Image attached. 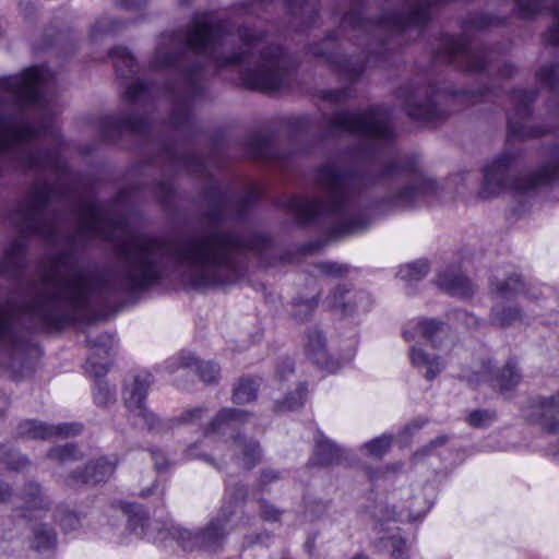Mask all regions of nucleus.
<instances>
[{
  "mask_svg": "<svg viewBox=\"0 0 559 559\" xmlns=\"http://www.w3.org/2000/svg\"><path fill=\"white\" fill-rule=\"evenodd\" d=\"M270 243L271 239L260 233L219 228L179 238L130 236L117 245L119 267L115 276L74 266L68 251L59 252L39 264L37 278L22 285L21 304L0 301V352L17 348L22 326L59 330L87 313L95 302L159 284L167 273L166 262L185 269V281L194 289L234 284L245 275L243 257L262 255Z\"/></svg>",
  "mask_w": 559,
  "mask_h": 559,
  "instance_id": "obj_1",
  "label": "nucleus"
},
{
  "mask_svg": "<svg viewBox=\"0 0 559 559\" xmlns=\"http://www.w3.org/2000/svg\"><path fill=\"white\" fill-rule=\"evenodd\" d=\"M326 129L328 133H348L368 141L366 154L373 160L374 170L364 175L335 162L320 165L314 183L323 199L293 195L284 202L298 224H320L331 236L362 230L367 225L365 193L377 185L392 189L376 204L383 211L428 204L437 197V182L426 177L414 159L396 153L395 132L386 107L337 111L328 119Z\"/></svg>",
  "mask_w": 559,
  "mask_h": 559,
  "instance_id": "obj_2",
  "label": "nucleus"
},
{
  "mask_svg": "<svg viewBox=\"0 0 559 559\" xmlns=\"http://www.w3.org/2000/svg\"><path fill=\"white\" fill-rule=\"evenodd\" d=\"M265 37L262 29L207 11L197 13L185 32L163 34L153 66L175 69L185 94L174 107L170 124L178 130L192 126L190 99L203 90L205 67L250 64Z\"/></svg>",
  "mask_w": 559,
  "mask_h": 559,
  "instance_id": "obj_3",
  "label": "nucleus"
},
{
  "mask_svg": "<svg viewBox=\"0 0 559 559\" xmlns=\"http://www.w3.org/2000/svg\"><path fill=\"white\" fill-rule=\"evenodd\" d=\"M49 78L44 66L26 69L20 75L0 81V100L23 109L41 105V88ZM59 133L50 122L38 127L24 118H0V159L10 158L25 170L60 171Z\"/></svg>",
  "mask_w": 559,
  "mask_h": 559,
  "instance_id": "obj_4",
  "label": "nucleus"
},
{
  "mask_svg": "<svg viewBox=\"0 0 559 559\" xmlns=\"http://www.w3.org/2000/svg\"><path fill=\"white\" fill-rule=\"evenodd\" d=\"M53 189L48 181L36 182L14 213L13 222L21 236L5 250L1 273L19 280L25 270L26 237L37 235L49 245L58 240L59 216L51 210Z\"/></svg>",
  "mask_w": 559,
  "mask_h": 559,
  "instance_id": "obj_5",
  "label": "nucleus"
},
{
  "mask_svg": "<svg viewBox=\"0 0 559 559\" xmlns=\"http://www.w3.org/2000/svg\"><path fill=\"white\" fill-rule=\"evenodd\" d=\"M251 416V414L242 409L222 408L205 427L204 438L186 449L185 457L187 460L202 459L213 464L211 455L199 451L207 444L210 435H234L241 425L249 421ZM231 451L233 455L237 456L238 464L245 469L254 467L261 457L259 444L254 441L245 442L239 435L233 436Z\"/></svg>",
  "mask_w": 559,
  "mask_h": 559,
  "instance_id": "obj_6",
  "label": "nucleus"
},
{
  "mask_svg": "<svg viewBox=\"0 0 559 559\" xmlns=\"http://www.w3.org/2000/svg\"><path fill=\"white\" fill-rule=\"evenodd\" d=\"M295 70L294 58L283 47L270 45L260 51L253 67L243 69L240 79L249 90L275 92L288 86Z\"/></svg>",
  "mask_w": 559,
  "mask_h": 559,
  "instance_id": "obj_7",
  "label": "nucleus"
},
{
  "mask_svg": "<svg viewBox=\"0 0 559 559\" xmlns=\"http://www.w3.org/2000/svg\"><path fill=\"white\" fill-rule=\"evenodd\" d=\"M246 496L243 487H231L229 483L226 485L225 502L222 508L221 516L211 521L209 525L197 533L185 530L180 526H170L168 528L169 535L175 538L183 550H216L226 534V524L229 516L234 514L233 506H238Z\"/></svg>",
  "mask_w": 559,
  "mask_h": 559,
  "instance_id": "obj_8",
  "label": "nucleus"
},
{
  "mask_svg": "<svg viewBox=\"0 0 559 559\" xmlns=\"http://www.w3.org/2000/svg\"><path fill=\"white\" fill-rule=\"evenodd\" d=\"M555 162L543 165L537 170L520 175L518 160L513 154L503 153L497 157V193L510 190L528 193L550 183L559 173V150Z\"/></svg>",
  "mask_w": 559,
  "mask_h": 559,
  "instance_id": "obj_9",
  "label": "nucleus"
},
{
  "mask_svg": "<svg viewBox=\"0 0 559 559\" xmlns=\"http://www.w3.org/2000/svg\"><path fill=\"white\" fill-rule=\"evenodd\" d=\"M263 194L259 183L252 182L242 194L231 190L213 188L206 192L209 210L205 214L210 224L217 226L225 221H242L246 218L250 206Z\"/></svg>",
  "mask_w": 559,
  "mask_h": 559,
  "instance_id": "obj_10",
  "label": "nucleus"
},
{
  "mask_svg": "<svg viewBox=\"0 0 559 559\" xmlns=\"http://www.w3.org/2000/svg\"><path fill=\"white\" fill-rule=\"evenodd\" d=\"M445 97L432 84H420L411 81L402 85L396 92V98L402 102L406 115L418 121H436L445 115L442 100Z\"/></svg>",
  "mask_w": 559,
  "mask_h": 559,
  "instance_id": "obj_11",
  "label": "nucleus"
},
{
  "mask_svg": "<svg viewBox=\"0 0 559 559\" xmlns=\"http://www.w3.org/2000/svg\"><path fill=\"white\" fill-rule=\"evenodd\" d=\"M122 222L108 215L104 206L95 201H84L76 215V226L70 236L73 245H85L92 239L112 240Z\"/></svg>",
  "mask_w": 559,
  "mask_h": 559,
  "instance_id": "obj_12",
  "label": "nucleus"
},
{
  "mask_svg": "<svg viewBox=\"0 0 559 559\" xmlns=\"http://www.w3.org/2000/svg\"><path fill=\"white\" fill-rule=\"evenodd\" d=\"M435 60L455 66L466 72H481L491 62V51L474 50L465 36L444 35Z\"/></svg>",
  "mask_w": 559,
  "mask_h": 559,
  "instance_id": "obj_13",
  "label": "nucleus"
},
{
  "mask_svg": "<svg viewBox=\"0 0 559 559\" xmlns=\"http://www.w3.org/2000/svg\"><path fill=\"white\" fill-rule=\"evenodd\" d=\"M491 293L497 301L490 312V322L497 326H510L522 320L521 311L518 307L506 306L503 301H509L524 290V283L518 275L508 278L492 280L490 283Z\"/></svg>",
  "mask_w": 559,
  "mask_h": 559,
  "instance_id": "obj_14",
  "label": "nucleus"
},
{
  "mask_svg": "<svg viewBox=\"0 0 559 559\" xmlns=\"http://www.w3.org/2000/svg\"><path fill=\"white\" fill-rule=\"evenodd\" d=\"M152 383V376L147 371L133 374L124 383L123 400L127 408L134 418H138L148 430H159L163 427L160 420L150 412L144 401Z\"/></svg>",
  "mask_w": 559,
  "mask_h": 559,
  "instance_id": "obj_15",
  "label": "nucleus"
},
{
  "mask_svg": "<svg viewBox=\"0 0 559 559\" xmlns=\"http://www.w3.org/2000/svg\"><path fill=\"white\" fill-rule=\"evenodd\" d=\"M535 99V93L524 90H515L510 95V100L514 107V114L508 120V132L510 138L527 139L536 138L545 133L542 128L530 126L532 114V103Z\"/></svg>",
  "mask_w": 559,
  "mask_h": 559,
  "instance_id": "obj_16",
  "label": "nucleus"
},
{
  "mask_svg": "<svg viewBox=\"0 0 559 559\" xmlns=\"http://www.w3.org/2000/svg\"><path fill=\"white\" fill-rule=\"evenodd\" d=\"M98 129L104 140L114 142L122 133L145 135L151 132L150 122L133 115H109L99 120Z\"/></svg>",
  "mask_w": 559,
  "mask_h": 559,
  "instance_id": "obj_17",
  "label": "nucleus"
},
{
  "mask_svg": "<svg viewBox=\"0 0 559 559\" xmlns=\"http://www.w3.org/2000/svg\"><path fill=\"white\" fill-rule=\"evenodd\" d=\"M82 431V425L78 423H63L47 425L45 423L26 419L19 424L17 436L26 439H50L53 437H72Z\"/></svg>",
  "mask_w": 559,
  "mask_h": 559,
  "instance_id": "obj_18",
  "label": "nucleus"
},
{
  "mask_svg": "<svg viewBox=\"0 0 559 559\" xmlns=\"http://www.w3.org/2000/svg\"><path fill=\"white\" fill-rule=\"evenodd\" d=\"M17 498L21 504L14 509L15 515L29 521L41 518L50 507V500L35 481L25 484Z\"/></svg>",
  "mask_w": 559,
  "mask_h": 559,
  "instance_id": "obj_19",
  "label": "nucleus"
},
{
  "mask_svg": "<svg viewBox=\"0 0 559 559\" xmlns=\"http://www.w3.org/2000/svg\"><path fill=\"white\" fill-rule=\"evenodd\" d=\"M118 464L116 455L103 456L95 462L87 464L83 472H73L66 479L64 484L69 487H76L84 484H97L107 480Z\"/></svg>",
  "mask_w": 559,
  "mask_h": 559,
  "instance_id": "obj_20",
  "label": "nucleus"
},
{
  "mask_svg": "<svg viewBox=\"0 0 559 559\" xmlns=\"http://www.w3.org/2000/svg\"><path fill=\"white\" fill-rule=\"evenodd\" d=\"M519 14L531 19L548 8L554 15L555 24L544 34L546 44L559 47V0H514Z\"/></svg>",
  "mask_w": 559,
  "mask_h": 559,
  "instance_id": "obj_21",
  "label": "nucleus"
},
{
  "mask_svg": "<svg viewBox=\"0 0 559 559\" xmlns=\"http://www.w3.org/2000/svg\"><path fill=\"white\" fill-rule=\"evenodd\" d=\"M167 369L170 372H181L182 376H189L191 372H198L201 380L205 383H214L218 379L219 368L212 361H199L191 353H182L167 361Z\"/></svg>",
  "mask_w": 559,
  "mask_h": 559,
  "instance_id": "obj_22",
  "label": "nucleus"
},
{
  "mask_svg": "<svg viewBox=\"0 0 559 559\" xmlns=\"http://www.w3.org/2000/svg\"><path fill=\"white\" fill-rule=\"evenodd\" d=\"M304 350L306 357L319 368L330 372L338 368L337 361L330 356L325 336L319 329L313 328L307 331L304 337Z\"/></svg>",
  "mask_w": 559,
  "mask_h": 559,
  "instance_id": "obj_23",
  "label": "nucleus"
},
{
  "mask_svg": "<svg viewBox=\"0 0 559 559\" xmlns=\"http://www.w3.org/2000/svg\"><path fill=\"white\" fill-rule=\"evenodd\" d=\"M87 344L93 353L85 362V371L94 378L104 377L108 371V361L100 355L108 356L110 354L115 340L110 334L102 333L95 337L88 336Z\"/></svg>",
  "mask_w": 559,
  "mask_h": 559,
  "instance_id": "obj_24",
  "label": "nucleus"
},
{
  "mask_svg": "<svg viewBox=\"0 0 559 559\" xmlns=\"http://www.w3.org/2000/svg\"><path fill=\"white\" fill-rule=\"evenodd\" d=\"M448 334L444 323L436 319H418L411 321L408 328L404 330L403 336L406 341H413L417 336H421L429 341L435 348L440 347V341L443 335Z\"/></svg>",
  "mask_w": 559,
  "mask_h": 559,
  "instance_id": "obj_25",
  "label": "nucleus"
},
{
  "mask_svg": "<svg viewBox=\"0 0 559 559\" xmlns=\"http://www.w3.org/2000/svg\"><path fill=\"white\" fill-rule=\"evenodd\" d=\"M543 429L554 432L559 429V392L549 399L540 397L530 415Z\"/></svg>",
  "mask_w": 559,
  "mask_h": 559,
  "instance_id": "obj_26",
  "label": "nucleus"
},
{
  "mask_svg": "<svg viewBox=\"0 0 559 559\" xmlns=\"http://www.w3.org/2000/svg\"><path fill=\"white\" fill-rule=\"evenodd\" d=\"M292 24L300 29H308L318 17L317 0H285Z\"/></svg>",
  "mask_w": 559,
  "mask_h": 559,
  "instance_id": "obj_27",
  "label": "nucleus"
},
{
  "mask_svg": "<svg viewBox=\"0 0 559 559\" xmlns=\"http://www.w3.org/2000/svg\"><path fill=\"white\" fill-rule=\"evenodd\" d=\"M365 298L364 293L350 294L345 286L340 285L326 297L324 305L328 309L340 312L341 314H350L359 308L358 301Z\"/></svg>",
  "mask_w": 559,
  "mask_h": 559,
  "instance_id": "obj_28",
  "label": "nucleus"
},
{
  "mask_svg": "<svg viewBox=\"0 0 559 559\" xmlns=\"http://www.w3.org/2000/svg\"><path fill=\"white\" fill-rule=\"evenodd\" d=\"M437 285L452 296L467 297L473 294V285L468 278L454 269L441 271L437 276Z\"/></svg>",
  "mask_w": 559,
  "mask_h": 559,
  "instance_id": "obj_29",
  "label": "nucleus"
},
{
  "mask_svg": "<svg viewBox=\"0 0 559 559\" xmlns=\"http://www.w3.org/2000/svg\"><path fill=\"white\" fill-rule=\"evenodd\" d=\"M159 94L171 95L174 94V87L166 84L159 88L152 83L135 81L127 87L124 98L130 104L146 103Z\"/></svg>",
  "mask_w": 559,
  "mask_h": 559,
  "instance_id": "obj_30",
  "label": "nucleus"
},
{
  "mask_svg": "<svg viewBox=\"0 0 559 559\" xmlns=\"http://www.w3.org/2000/svg\"><path fill=\"white\" fill-rule=\"evenodd\" d=\"M343 451L332 441L318 437L316 439V450L312 459L309 461L313 466H326L342 462Z\"/></svg>",
  "mask_w": 559,
  "mask_h": 559,
  "instance_id": "obj_31",
  "label": "nucleus"
},
{
  "mask_svg": "<svg viewBox=\"0 0 559 559\" xmlns=\"http://www.w3.org/2000/svg\"><path fill=\"white\" fill-rule=\"evenodd\" d=\"M122 513L127 516L128 530L138 537L151 538L147 518L138 503H122Z\"/></svg>",
  "mask_w": 559,
  "mask_h": 559,
  "instance_id": "obj_32",
  "label": "nucleus"
},
{
  "mask_svg": "<svg viewBox=\"0 0 559 559\" xmlns=\"http://www.w3.org/2000/svg\"><path fill=\"white\" fill-rule=\"evenodd\" d=\"M413 366L426 367L425 378L429 381L435 379L444 368V362L439 356L430 357L424 349L413 346L409 352Z\"/></svg>",
  "mask_w": 559,
  "mask_h": 559,
  "instance_id": "obj_33",
  "label": "nucleus"
},
{
  "mask_svg": "<svg viewBox=\"0 0 559 559\" xmlns=\"http://www.w3.org/2000/svg\"><path fill=\"white\" fill-rule=\"evenodd\" d=\"M521 380V373L518 369V362L511 358L506 366L490 379L493 389H498L501 393H506L515 386Z\"/></svg>",
  "mask_w": 559,
  "mask_h": 559,
  "instance_id": "obj_34",
  "label": "nucleus"
},
{
  "mask_svg": "<svg viewBox=\"0 0 559 559\" xmlns=\"http://www.w3.org/2000/svg\"><path fill=\"white\" fill-rule=\"evenodd\" d=\"M379 551H388L391 559H407L408 549L399 531L381 536L376 544Z\"/></svg>",
  "mask_w": 559,
  "mask_h": 559,
  "instance_id": "obj_35",
  "label": "nucleus"
},
{
  "mask_svg": "<svg viewBox=\"0 0 559 559\" xmlns=\"http://www.w3.org/2000/svg\"><path fill=\"white\" fill-rule=\"evenodd\" d=\"M248 153L254 159L278 160L281 156L274 148L273 142L263 135H254L248 142Z\"/></svg>",
  "mask_w": 559,
  "mask_h": 559,
  "instance_id": "obj_36",
  "label": "nucleus"
},
{
  "mask_svg": "<svg viewBox=\"0 0 559 559\" xmlns=\"http://www.w3.org/2000/svg\"><path fill=\"white\" fill-rule=\"evenodd\" d=\"M111 58L118 75L127 78L136 72V62L133 56L124 47H115L110 50Z\"/></svg>",
  "mask_w": 559,
  "mask_h": 559,
  "instance_id": "obj_37",
  "label": "nucleus"
},
{
  "mask_svg": "<svg viewBox=\"0 0 559 559\" xmlns=\"http://www.w3.org/2000/svg\"><path fill=\"white\" fill-rule=\"evenodd\" d=\"M257 383L252 379L242 378L234 388L233 401L236 404H246L257 397Z\"/></svg>",
  "mask_w": 559,
  "mask_h": 559,
  "instance_id": "obj_38",
  "label": "nucleus"
},
{
  "mask_svg": "<svg viewBox=\"0 0 559 559\" xmlns=\"http://www.w3.org/2000/svg\"><path fill=\"white\" fill-rule=\"evenodd\" d=\"M429 271L427 261L418 260L400 267L397 276L406 282H417L423 280Z\"/></svg>",
  "mask_w": 559,
  "mask_h": 559,
  "instance_id": "obj_39",
  "label": "nucleus"
},
{
  "mask_svg": "<svg viewBox=\"0 0 559 559\" xmlns=\"http://www.w3.org/2000/svg\"><path fill=\"white\" fill-rule=\"evenodd\" d=\"M56 545V534L53 530L46 525H38L34 528L33 547L38 551L51 549Z\"/></svg>",
  "mask_w": 559,
  "mask_h": 559,
  "instance_id": "obj_40",
  "label": "nucleus"
},
{
  "mask_svg": "<svg viewBox=\"0 0 559 559\" xmlns=\"http://www.w3.org/2000/svg\"><path fill=\"white\" fill-rule=\"evenodd\" d=\"M53 518L66 533L76 530L80 525L78 515L63 506L57 507Z\"/></svg>",
  "mask_w": 559,
  "mask_h": 559,
  "instance_id": "obj_41",
  "label": "nucleus"
},
{
  "mask_svg": "<svg viewBox=\"0 0 559 559\" xmlns=\"http://www.w3.org/2000/svg\"><path fill=\"white\" fill-rule=\"evenodd\" d=\"M100 378H95L93 388V397L97 406H106L115 401V392L110 390L108 383Z\"/></svg>",
  "mask_w": 559,
  "mask_h": 559,
  "instance_id": "obj_42",
  "label": "nucleus"
},
{
  "mask_svg": "<svg viewBox=\"0 0 559 559\" xmlns=\"http://www.w3.org/2000/svg\"><path fill=\"white\" fill-rule=\"evenodd\" d=\"M48 457L51 460H56L60 463H67L69 461H75L81 459V453L76 450L73 443H68L64 445L53 447L49 453Z\"/></svg>",
  "mask_w": 559,
  "mask_h": 559,
  "instance_id": "obj_43",
  "label": "nucleus"
},
{
  "mask_svg": "<svg viewBox=\"0 0 559 559\" xmlns=\"http://www.w3.org/2000/svg\"><path fill=\"white\" fill-rule=\"evenodd\" d=\"M391 444L392 438L390 436L383 435L365 443L364 449L369 456L380 459L388 452Z\"/></svg>",
  "mask_w": 559,
  "mask_h": 559,
  "instance_id": "obj_44",
  "label": "nucleus"
},
{
  "mask_svg": "<svg viewBox=\"0 0 559 559\" xmlns=\"http://www.w3.org/2000/svg\"><path fill=\"white\" fill-rule=\"evenodd\" d=\"M495 419V412L489 409H475L472 411L466 417L468 425L474 428H486L490 426Z\"/></svg>",
  "mask_w": 559,
  "mask_h": 559,
  "instance_id": "obj_45",
  "label": "nucleus"
},
{
  "mask_svg": "<svg viewBox=\"0 0 559 559\" xmlns=\"http://www.w3.org/2000/svg\"><path fill=\"white\" fill-rule=\"evenodd\" d=\"M207 408L204 406H198L183 411L178 417L173 419V424L178 425H197L206 415Z\"/></svg>",
  "mask_w": 559,
  "mask_h": 559,
  "instance_id": "obj_46",
  "label": "nucleus"
},
{
  "mask_svg": "<svg viewBox=\"0 0 559 559\" xmlns=\"http://www.w3.org/2000/svg\"><path fill=\"white\" fill-rule=\"evenodd\" d=\"M538 82L549 88L550 91L556 90L558 83L557 68L554 64H545L540 67L537 72Z\"/></svg>",
  "mask_w": 559,
  "mask_h": 559,
  "instance_id": "obj_47",
  "label": "nucleus"
},
{
  "mask_svg": "<svg viewBox=\"0 0 559 559\" xmlns=\"http://www.w3.org/2000/svg\"><path fill=\"white\" fill-rule=\"evenodd\" d=\"M294 317L300 321L307 319L318 306V299H296L293 304Z\"/></svg>",
  "mask_w": 559,
  "mask_h": 559,
  "instance_id": "obj_48",
  "label": "nucleus"
},
{
  "mask_svg": "<svg viewBox=\"0 0 559 559\" xmlns=\"http://www.w3.org/2000/svg\"><path fill=\"white\" fill-rule=\"evenodd\" d=\"M306 385L299 384L296 392L285 399L283 403L278 405L281 409L295 411L302 406L306 396Z\"/></svg>",
  "mask_w": 559,
  "mask_h": 559,
  "instance_id": "obj_49",
  "label": "nucleus"
},
{
  "mask_svg": "<svg viewBox=\"0 0 559 559\" xmlns=\"http://www.w3.org/2000/svg\"><path fill=\"white\" fill-rule=\"evenodd\" d=\"M316 267L321 274L335 278L344 277L348 271L345 265L330 261L320 262L316 265Z\"/></svg>",
  "mask_w": 559,
  "mask_h": 559,
  "instance_id": "obj_50",
  "label": "nucleus"
},
{
  "mask_svg": "<svg viewBox=\"0 0 559 559\" xmlns=\"http://www.w3.org/2000/svg\"><path fill=\"white\" fill-rule=\"evenodd\" d=\"M353 96V88L349 86L335 88V90H326L322 92V98L329 100L333 104H342L345 103Z\"/></svg>",
  "mask_w": 559,
  "mask_h": 559,
  "instance_id": "obj_51",
  "label": "nucleus"
},
{
  "mask_svg": "<svg viewBox=\"0 0 559 559\" xmlns=\"http://www.w3.org/2000/svg\"><path fill=\"white\" fill-rule=\"evenodd\" d=\"M471 26L476 29H485L491 26H498L500 21L489 14H476L469 20Z\"/></svg>",
  "mask_w": 559,
  "mask_h": 559,
  "instance_id": "obj_52",
  "label": "nucleus"
},
{
  "mask_svg": "<svg viewBox=\"0 0 559 559\" xmlns=\"http://www.w3.org/2000/svg\"><path fill=\"white\" fill-rule=\"evenodd\" d=\"M1 460L8 468L13 471H23L29 465L27 457L20 453H9L7 457Z\"/></svg>",
  "mask_w": 559,
  "mask_h": 559,
  "instance_id": "obj_53",
  "label": "nucleus"
},
{
  "mask_svg": "<svg viewBox=\"0 0 559 559\" xmlns=\"http://www.w3.org/2000/svg\"><path fill=\"white\" fill-rule=\"evenodd\" d=\"M118 28V22L109 17L99 19L92 28V36L97 37L98 34H108Z\"/></svg>",
  "mask_w": 559,
  "mask_h": 559,
  "instance_id": "obj_54",
  "label": "nucleus"
},
{
  "mask_svg": "<svg viewBox=\"0 0 559 559\" xmlns=\"http://www.w3.org/2000/svg\"><path fill=\"white\" fill-rule=\"evenodd\" d=\"M259 508L262 520L269 522H276L280 520L281 512L266 501H259Z\"/></svg>",
  "mask_w": 559,
  "mask_h": 559,
  "instance_id": "obj_55",
  "label": "nucleus"
},
{
  "mask_svg": "<svg viewBox=\"0 0 559 559\" xmlns=\"http://www.w3.org/2000/svg\"><path fill=\"white\" fill-rule=\"evenodd\" d=\"M294 372V364L292 359L285 358L276 369V376L280 380H285L288 374Z\"/></svg>",
  "mask_w": 559,
  "mask_h": 559,
  "instance_id": "obj_56",
  "label": "nucleus"
},
{
  "mask_svg": "<svg viewBox=\"0 0 559 559\" xmlns=\"http://www.w3.org/2000/svg\"><path fill=\"white\" fill-rule=\"evenodd\" d=\"M151 454L154 461V466L158 472H162L167 468L168 460L162 450H153Z\"/></svg>",
  "mask_w": 559,
  "mask_h": 559,
  "instance_id": "obj_57",
  "label": "nucleus"
},
{
  "mask_svg": "<svg viewBox=\"0 0 559 559\" xmlns=\"http://www.w3.org/2000/svg\"><path fill=\"white\" fill-rule=\"evenodd\" d=\"M116 3L122 9L139 11L146 5L147 0H116Z\"/></svg>",
  "mask_w": 559,
  "mask_h": 559,
  "instance_id": "obj_58",
  "label": "nucleus"
},
{
  "mask_svg": "<svg viewBox=\"0 0 559 559\" xmlns=\"http://www.w3.org/2000/svg\"><path fill=\"white\" fill-rule=\"evenodd\" d=\"M377 516H378V521L379 522H381L383 520H385V521H390V520L396 521V520H400L402 518V514L397 513L395 511V509L392 508L391 510L385 509V511L383 513L381 512V515H377Z\"/></svg>",
  "mask_w": 559,
  "mask_h": 559,
  "instance_id": "obj_59",
  "label": "nucleus"
},
{
  "mask_svg": "<svg viewBox=\"0 0 559 559\" xmlns=\"http://www.w3.org/2000/svg\"><path fill=\"white\" fill-rule=\"evenodd\" d=\"M278 478H280V474L272 469L264 471L261 475V481L263 485L270 484L273 480H276Z\"/></svg>",
  "mask_w": 559,
  "mask_h": 559,
  "instance_id": "obj_60",
  "label": "nucleus"
},
{
  "mask_svg": "<svg viewBox=\"0 0 559 559\" xmlns=\"http://www.w3.org/2000/svg\"><path fill=\"white\" fill-rule=\"evenodd\" d=\"M12 493V489L9 484L0 481V502L5 501Z\"/></svg>",
  "mask_w": 559,
  "mask_h": 559,
  "instance_id": "obj_61",
  "label": "nucleus"
},
{
  "mask_svg": "<svg viewBox=\"0 0 559 559\" xmlns=\"http://www.w3.org/2000/svg\"><path fill=\"white\" fill-rule=\"evenodd\" d=\"M515 71V68L510 63H503L499 68V75L502 78H509L511 76Z\"/></svg>",
  "mask_w": 559,
  "mask_h": 559,
  "instance_id": "obj_62",
  "label": "nucleus"
},
{
  "mask_svg": "<svg viewBox=\"0 0 559 559\" xmlns=\"http://www.w3.org/2000/svg\"><path fill=\"white\" fill-rule=\"evenodd\" d=\"M10 401L8 397H3L0 402V417H2L4 411L9 407Z\"/></svg>",
  "mask_w": 559,
  "mask_h": 559,
  "instance_id": "obj_63",
  "label": "nucleus"
},
{
  "mask_svg": "<svg viewBox=\"0 0 559 559\" xmlns=\"http://www.w3.org/2000/svg\"><path fill=\"white\" fill-rule=\"evenodd\" d=\"M20 9L22 10V12H23V13L28 14V13H27V10H28V9H29V11H31V10H33V4H32V2H29V1H28V2H26V3L21 2V3H20Z\"/></svg>",
  "mask_w": 559,
  "mask_h": 559,
  "instance_id": "obj_64",
  "label": "nucleus"
}]
</instances>
